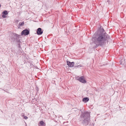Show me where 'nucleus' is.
Wrapping results in <instances>:
<instances>
[{
    "instance_id": "f3484780",
    "label": "nucleus",
    "mask_w": 126,
    "mask_h": 126,
    "mask_svg": "<svg viewBox=\"0 0 126 126\" xmlns=\"http://www.w3.org/2000/svg\"><path fill=\"white\" fill-rule=\"evenodd\" d=\"M2 16L3 18H5L6 17V15H5L2 14Z\"/></svg>"
},
{
    "instance_id": "a211bd4d",
    "label": "nucleus",
    "mask_w": 126,
    "mask_h": 126,
    "mask_svg": "<svg viewBox=\"0 0 126 126\" xmlns=\"http://www.w3.org/2000/svg\"><path fill=\"white\" fill-rule=\"evenodd\" d=\"M24 118L25 119H26L28 118V117L27 116H24Z\"/></svg>"
},
{
    "instance_id": "6ab92c4d",
    "label": "nucleus",
    "mask_w": 126,
    "mask_h": 126,
    "mask_svg": "<svg viewBox=\"0 0 126 126\" xmlns=\"http://www.w3.org/2000/svg\"><path fill=\"white\" fill-rule=\"evenodd\" d=\"M79 76H77L76 77V79L78 80V79L79 78Z\"/></svg>"
},
{
    "instance_id": "2eb2a0df",
    "label": "nucleus",
    "mask_w": 126,
    "mask_h": 126,
    "mask_svg": "<svg viewBox=\"0 0 126 126\" xmlns=\"http://www.w3.org/2000/svg\"><path fill=\"white\" fill-rule=\"evenodd\" d=\"M19 43H18V47L19 48H21V47L20 42Z\"/></svg>"
},
{
    "instance_id": "423d86ee",
    "label": "nucleus",
    "mask_w": 126,
    "mask_h": 126,
    "mask_svg": "<svg viewBox=\"0 0 126 126\" xmlns=\"http://www.w3.org/2000/svg\"><path fill=\"white\" fill-rule=\"evenodd\" d=\"M78 80L83 83L86 82V80L84 78L83 76L80 77L78 79Z\"/></svg>"
},
{
    "instance_id": "6e6552de",
    "label": "nucleus",
    "mask_w": 126,
    "mask_h": 126,
    "mask_svg": "<svg viewBox=\"0 0 126 126\" xmlns=\"http://www.w3.org/2000/svg\"><path fill=\"white\" fill-rule=\"evenodd\" d=\"M38 125L39 126H45L46 124L43 121H42L40 122L39 124H38Z\"/></svg>"
},
{
    "instance_id": "412c9836",
    "label": "nucleus",
    "mask_w": 126,
    "mask_h": 126,
    "mask_svg": "<svg viewBox=\"0 0 126 126\" xmlns=\"http://www.w3.org/2000/svg\"><path fill=\"white\" fill-rule=\"evenodd\" d=\"M73 109H74V110L75 111L77 110L78 109H77L76 108H74Z\"/></svg>"
},
{
    "instance_id": "39448f33",
    "label": "nucleus",
    "mask_w": 126,
    "mask_h": 126,
    "mask_svg": "<svg viewBox=\"0 0 126 126\" xmlns=\"http://www.w3.org/2000/svg\"><path fill=\"white\" fill-rule=\"evenodd\" d=\"M36 32L38 35H40L43 33V30L41 28H39L37 29Z\"/></svg>"
},
{
    "instance_id": "ddd939ff",
    "label": "nucleus",
    "mask_w": 126,
    "mask_h": 126,
    "mask_svg": "<svg viewBox=\"0 0 126 126\" xmlns=\"http://www.w3.org/2000/svg\"><path fill=\"white\" fill-rule=\"evenodd\" d=\"M8 14V13L7 11L5 10L2 13V14L5 15H7Z\"/></svg>"
},
{
    "instance_id": "0eeeda50",
    "label": "nucleus",
    "mask_w": 126,
    "mask_h": 126,
    "mask_svg": "<svg viewBox=\"0 0 126 126\" xmlns=\"http://www.w3.org/2000/svg\"><path fill=\"white\" fill-rule=\"evenodd\" d=\"M67 63L68 66L71 67L73 66L74 64V62H70L68 61H67Z\"/></svg>"
},
{
    "instance_id": "f03ea898",
    "label": "nucleus",
    "mask_w": 126,
    "mask_h": 126,
    "mask_svg": "<svg viewBox=\"0 0 126 126\" xmlns=\"http://www.w3.org/2000/svg\"><path fill=\"white\" fill-rule=\"evenodd\" d=\"M80 116L81 118L83 119L82 121L83 125L85 126L87 125L90 122L89 113L88 112H82Z\"/></svg>"
},
{
    "instance_id": "4be33fe9",
    "label": "nucleus",
    "mask_w": 126,
    "mask_h": 126,
    "mask_svg": "<svg viewBox=\"0 0 126 126\" xmlns=\"http://www.w3.org/2000/svg\"><path fill=\"white\" fill-rule=\"evenodd\" d=\"M103 31H104V29H103Z\"/></svg>"
},
{
    "instance_id": "aec40b11",
    "label": "nucleus",
    "mask_w": 126,
    "mask_h": 126,
    "mask_svg": "<svg viewBox=\"0 0 126 126\" xmlns=\"http://www.w3.org/2000/svg\"><path fill=\"white\" fill-rule=\"evenodd\" d=\"M21 116H22V117H24L25 116H24V114L23 113H22L21 114Z\"/></svg>"
},
{
    "instance_id": "1a4fd4ad",
    "label": "nucleus",
    "mask_w": 126,
    "mask_h": 126,
    "mask_svg": "<svg viewBox=\"0 0 126 126\" xmlns=\"http://www.w3.org/2000/svg\"><path fill=\"white\" fill-rule=\"evenodd\" d=\"M19 48L18 51V53L20 55L22 54L23 53V51L21 49V48Z\"/></svg>"
},
{
    "instance_id": "4468645a",
    "label": "nucleus",
    "mask_w": 126,
    "mask_h": 126,
    "mask_svg": "<svg viewBox=\"0 0 126 126\" xmlns=\"http://www.w3.org/2000/svg\"><path fill=\"white\" fill-rule=\"evenodd\" d=\"M24 22H22L21 23H20V22L19 23V26H22L23 25H24Z\"/></svg>"
},
{
    "instance_id": "dca6fc26",
    "label": "nucleus",
    "mask_w": 126,
    "mask_h": 126,
    "mask_svg": "<svg viewBox=\"0 0 126 126\" xmlns=\"http://www.w3.org/2000/svg\"><path fill=\"white\" fill-rule=\"evenodd\" d=\"M81 67V66L80 65H78L77 66H75V68H77V67Z\"/></svg>"
},
{
    "instance_id": "9b49d317",
    "label": "nucleus",
    "mask_w": 126,
    "mask_h": 126,
    "mask_svg": "<svg viewBox=\"0 0 126 126\" xmlns=\"http://www.w3.org/2000/svg\"><path fill=\"white\" fill-rule=\"evenodd\" d=\"M125 63V60L122 59L121 60L120 63L121 64H124Z\"/></svg>"
},
{
    "instance_id": "f257e3e1",
    "label": "nucleus",
    "mask_w": 126,
    "mask_h": 126,
    "mask_svg": "<svg viewBox=\"0 0 126 126\" xmlns=\"http://www.w3.org/2000/svg\"><path fill=\"white\" fill-rule=\"evenodd\" d=\"M110 38V36L106 33L102 32L92 37V42L90 44L93 48H96L98 46H102L105 45Z\"/></svg>"
},
{
    "instance_id": "7ed1b4c3",
    "label": "nucleus",
    "mask_w": 126,
    "mask_h": 126,
    "mask_svg": "<svg viewBox=\"0 0 126 126\" xmlns=\"http://www.w3.org/2000/svg\"><path fill=\"white\" fill-rule=\"evenodd\" d=\"M12 36H16L15 40H16L18 43L20 42V41L19 39V38H20V35H18L15 33H13L12 34Z\"/></svg>"
},
{
    "instance_id": "9d476101",
    "label": "nucleus",
    "mask_w": 126,
    "mask_h": 126,
    "mask_svg": "<svg viewBox=\"0 0 126 126\" xmlns=\"http://www.w3.org/2000/svg\"><path fill=\"white\" fill-rule=\"evenodd\" d=\"M89 100V99L87 97H85L82 100L83 102H86L88 101Z\"/></svg>"
},
{
    "instance_id": "f8f14e48",
    "label": "nucleus",
    "mask_w": 126,
    "mask_h": 126,
    "mask_svg": "<svg viewBox=\"0 0 126 126\" xmlns=\"http://www.w3.org/2000/svg\"><path fill=\"white\" fill-rule=\"evenodd\" d=\"M12 34L11 36V37L9 38V40H15V37H16V36H12Z\"/></svg>"
},
{
    "instance_id": "20e7f679",
    "label": "nucleus",
    "mask_w": 126,
    "mask_h": 126,
    "mask_svg": "<svg viewBox=\"0 0 126 126\" xmlns=\"http://www.w3.org/2000/svg\"><path fill=\"white\" fill-rule=\"evenodd\" d=\"M29 33V31L27 29H25L23 30L21 32V34L25 35H28Z\"/></svg>"
},
{
    "instance_id": "5701e85b",
    "label": "nucleus",
    "mask_w": 126,
    "mask_h": 126,
    "mask_svg": "<svg viewBox=\"0 0 126 126\" xmlns=\"http://www.w3.org/2000/svg\"><path fill=\"white\" fill-rule=\"evenodd\" d=\"M0 6H1V5H0Z\"/></svg>"
}]
</instances>
